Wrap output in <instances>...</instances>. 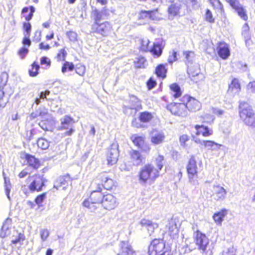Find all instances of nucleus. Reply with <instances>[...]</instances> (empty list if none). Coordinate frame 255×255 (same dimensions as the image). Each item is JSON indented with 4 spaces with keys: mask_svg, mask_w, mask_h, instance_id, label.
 Listing matches in <instances>:
<instances>
[{
    "mask_svg": "<svg viewBox=\"0 0 255 255\" xmlns=\"http://www.w3.org/2000/svg\"><path fill=\"white\" fill-rule=\"evenodd\" d=\"M162 167V160H156L154 163L145 165L139 172V183L144 185L148 182H153L159 176V170Z\"/></svg>",
    "mask_w": 255,
    "mask_h": 255,
    "instance_id": "1",
    "label": "nucleus"
},
{
    "mask_svg": "<svg viewBox=\"0 0 255 255\" xmlns=\"http://www.w3.org/2000/svg\"><path fill=\"white\" fill-rule=\"evenodd\" d=\"M241 119L249 127H255V114L248 103L241 102L239 105Z\"/></svg>",
    "mask_w": 255,
    "mask_h": 255,
    "instance_id": "2",
    "label": "nucleus"
},
{
    "mask_svg": "<svg viewBox=\"0 0 255 255\" xmlns=\"http://www.w3.org/2000/svg\"><path fill=\"white\" fill-rule=\"evenodd\" d=\"M148 255H169L168 249L162 240L154 239L148 247Z\"/></svg>",
    "mask_w": 255,
    "mask_h": 255,
    "instance_id": "3",
    "label": "nucleus"
},
{
    "mask_svg": "<svg viewBox=\"0 0 255 255\" xmlns=\"http://www.w3.org/2000/svg\"><path fill=\"white\" fill-rule=\"evenodd\" d=\"M201 165V160H189L187 166L189 182L193 185L198 183L197 172L200 169Z\"/></svg>",
    "mask_w": 255,
    "mask_h": 255,
    "instance_id": "4",
    "label": "nucleus"
},
{
    "mask_svg": "<svg viewBox=\"0 0 255 255\" xmlns=\"http://www.w3.org/2000/svg\"><path fill=\"white\" fill-rule=\"evenodd\" d=\"M193 238L198 249L203 253L205 252L209 244V240L206 236L199 231H197L194 233Z\"/></svg>",
    "mask_w": 255,
    "mask_h": 255,
    "instance_id": "5",
    "label": "nucleus"
},
{
    "mask_svg": "<svg viewBox=\"0 0 255 255\" xmlns=\"http://www.w3.org/2000/svg\"><path fill=\"white\" fill-rule=\"evenodd\" d=\"M167 109L173 115L179 117H185L187 114L186 106L184 103H171L167 106Z\"/></svg>",
    "mask_w": 255,
    "mask_h": 255,
    "instance_id": "6",
    "label": "nucleus"
},
{
    "mask_svg": "<svg viewBox=\"0 0 255 255\" xmlns=\"http://www.w3.org/2000/svg\"><path fill=\"white\" fill-rule=\"evenodd\" d=\"M61 125L60 129H69L65 132V135H71L74 131L73 119L69 116H65L60 119Z\"/></svg>",
    "mask_w": 255,
    "mask_h": 255,
    "instance_id": "7",
    "label": "nucleus"
},
{
    "mask_svg": "<svg viewBox=\"0 0 255 255\" xmlns=\"http://www.w3.org/2000/svg\"><path fill=\"white\" fill-rule=\"evenodd\" d=\"M29 180L31 183L28 185V188L32 192L40 191L45 185V180L40 175L32 176L30 177Z\"/></svg>",
    "mask_w": 255,
    "mask_h": 255,
    "instance_id": "8",
    "label": "nucleus"
},
{
    "mask_svg": "<svg viewBox=\"0 0 255 255\" xmlns=\"http://www.w3.org/2000/svg\"><path fill=\"white\" fill-rule=\"evenodd\" d=\"M112 28L111 24L107 21L99 24L93 23L92 26V30L93 32L104 36H108L111 33Z\"/></svg>",
    "mask_w": 255,
    "mask_h": 255,
    "instance_id": "9",
    "label": "nucleus"
},
{
    "mask_svg": "<svg viewBox=\"0 0 255 255\" xmlns=\"http://www.w3.org/2000/svg\"><path fill=\"white\" fill-rule=\"evenodd\" d=\"M101 204L103 207L108 210L115 209L118 205L117 198L111 194L104 196Z\"/></svg>",
    "mask_w": 255,
    "mask_h": 255,
    "instance_id": "10",
    "label": "nucleus"
},
{
    "mask_svg": "<svg viewBox=\"0 0 255 255\" xmlns=\"http://www.w3.org/2000/svg\"><path fill=\"white\" fill-rule=\"evenodd\" d=\"M241 89L239 80L237 78H234L231 83L229 84L227 95L230 98H232L239 94Z\"/></svg>",
    "mask_w": 255,
    "mask_h": 255,
    "instance_id": "11",
    "label": "nucleus"
},
{
    "mask_svg": "<svg viewBox=\"0 0 255 255\" xmlns=\"http://www.w3.org/2000/svg\"><path fill=\"white\" fill-rule=\"evenodd\" d=\"M230 6L235 10L241 18L245 21L248 20V16L247 14V10L239 0H235Z\"/></svg>",
    "mask_w": 255,
    "mask_h": 255,
    "instance_id": "12",
    "label": "nucleus"
},
{
    "mask_svg": "<svg viewBox=\"0 0 255 255\" xmlns=\"http://www.w3.org/2000/svg\"><path fill=\"white\" fill-rule=\"evenodd\" d=\"M98 178L101 180L103 186L106 190H112L116 186V182L112 179L109 178L106 173L101 174L98 176Z\"/></svg>",
    "mask_w": 255,
    "mask_h": 255,
    "instance_id": "13",
    "label": "nucleus"
},
{
    "mask_svg": "<svg viewBox=\"0 0 255 255\" xmlns=\"http://www.w3.org/2000/svg\"><path fill=\"white\" fill-rule=\"evenodd\" d=\"M185 98L187 100V102L185 104L186 110L188 109L190 111L195 112L200 110L201 105L199 101L189 96H186Z\"/></svg>",
    "mask_w": 255,
    "mask_h": 255,
    "instance_id": "14",
    "label": "nucleus"
},
{
    "mask_svg": "<svg viewBox=\"0 0 255 255\" xmlns=\"http://www.w3.org/2000/svg\"><path fill=\"white\" fill-rule=\"evenodd\" d=\"M212 196L214 199L217 201L223 200L227 194L226 190L219 185L213 187Z\"/></svg>",
    "mask_w": 255,
    "mask_h": 255,
    "instance_id": "15",
    "label": "nucleus"
},
{
    "mask_svg": "<svg viewBox=\"0 0 255 255\" xmlns=\"http://www.w3.org/2000/svg\"><path fill=\"white\" fill-rule=\"evenodd\" d=\"M119 247L120 251L117 255H131L134 253L131 246L128 242H121Z\"/></svg>",
    "mask_w": 255,
    "mask_h": 255,
    "instance_id": "16",
    "label": "nucleus"
},
{
    "mask_svg": "<svg viewBox=\"0 0 255 255\" xmlns=\"http://www.w3.org/2000/svg\"><path fill=\"white\" fill-rule=\"evenodd\" d=\"M196 130V135H202L204 137H208L213 134V131L212 128L205 125H197L195 126Z\"/></svg>",
    "mask_w": 255,
    "mask_h": 255,
    "instance_id": "17",
    "label": "nucleus"
},
{
    "mask_svg": "<svg viewBox=\"0 0 255 255\" xmlns=\"http://www.w3.org/2000/svg\"><path fill=\"white\" fill-rule=\"evenodd\" d=\"M218 53L223 59H226L230 54L229 45L225 43L220 42L217 47Z\"/></svg>",
    "mask_w": 255,
    "mask_h": 255,
    "instance_id": "18",
    "label": "nucleus"
},
{
    "mask_svg": "<svg viewBox=\"0 0 255 255\" xmlns=\"http://www.w3.org/2000/svg\"><path fill=\"white\" fill-rule=\"evenodd\" d=\"M165 137L163 131L154 130L151 133V141L154 144H159L163 141Z\"/></svg>",
    "mask_w": 255,
    "mask_h": 255,
    "instance_id": "19",
    "label": "nucleus"
},
{
    "mask_svg": "<svg viewBox=\"0 0 255 255\" xmlns=\"http://www.w3.org/2000/svg\"><path fill=\"white\" fill-rule=\"evenodd\" d=\"M153 13H149V11L142 10L138 15V22L137 24L139 25L144 24L147 23L150 19H155L153 17Z\"/></svg>",
    "mask_w": 255,
    "mask_h": 255,
    "instance_id": "20",
    "label": "nucleus"
},
{
    "mask_svg": "<svg viewBox=\"0 0 255 255\" xmlns=\"http://www.w3.org/2000/svg\"><path fill=\"white\" fill-rule=\"evenodd\" d=\"M11 220L7 218L5 220L0 232V237L4 238L10 234Z\"/></svg>",
    "mask_w": 255,
    "mask_h": 255,
    "instance_id": "21",
    "label": "nucleus"
},
{
    "mask_svg": "<svg viewBox=\"0 0 255 255\" xmlns=\"http://www.w3.org/2000/svg\"><path fill=\"white\" fill-rule=\"evenodd\" d=\"M133 143L138 147L142 149L145 151L149 150V147L148 145L144 144V141L143 138L141 136L133 135L131 137Z\"/></svg>",
    "mask_w": 255,
    "mask_h": 255,
    "instance_id": "22",
    "label": "nucleus"
},
{
    "mask_svg": "<svg viewBox=\"0 0 255 255\" xmlns=\"http://www.w3.org/2000/svg\"><path fill=\"white\" fill-rule=\"evenodd\" d=\"M118 147V144L116 143L111 145V147L108 149L107 153V159H118L119 152Z\"/></svg>",
    "mask_w": 255,
    "mask_h": 255,
    "instance_id": "23",
    "label": "nucleus"
},
{
    "mask_svg": "<svg viewBox=\"0 0 255 255\" xmlns=\"http://www.w3.org/2000/svg\"><path fill=\"white\" fill-rule=\"evenodd\" d=\"M166 228H168V232L170 236L173 237L176 236L178 234V229L177 227L175 221L171 219L169 220L168 224L166 225Z\"/></svg>",
    "mask_w": 255,
    "mask_h": 255,
    "instance_id": "24",
    "label": "nucleus"
},
{
    "mask_svg": "<svg viewBox=\"0 0 255 255\" xmlns=\"http://www.w3.org/2000/svg\"><path fill=\"white\" fill-rule=\"evenodd\" d=\"M104 196L101 192V189L99 188V190L93 191L89 199L90 201H92L95 203H101Z\"/></svg>",
    "mask_w": 255,
    "mask_h": 255,
    "instance_id": "25",
    "label": "nucleus"
},
{
    "mask_svg": "<svg viewBox=\"0 0 255 255\" xmlns=\"http://www.w3.org/2000/svg\"><path fill=\"white\" fill-rule=\"evenodd\" d=\"M228 211L226 209H223L221 211L216 213L213 216V219L215 223L221 225L225 217L227 215Z\"/></svg>",
    "mask_w": 255,
    "mask_h": 255,
    "instance_id": "26",
    "label": "nucleus"
},
{
    "mask_svg": "<svg viewBox=\"0 0 255 255\" xmlns=\"http://www.w3.org/2000/svg\"><path fill=\"white\" fill-rule=\"evenodd\" d=\"M171 95L175 98L181 96V91L179 86L176 83H173L170 86Z\"/></svg>",
    "mask_w": 255,
    "mask_h": 255,
    "instance_id": "27",
    "label": "nucleus"
},
{
    "mask_svg": "<svg viewBox=\"0 0 255 255\" xmlns=\"http://www.w3.org/2000/svg\"><path fill=\"white\" fill-rule=\"evenodd\" d=\"M182 5L181 3L178 2H175L171 4L168 8V12L170 14L173 15H177L181 8Z\"/></svg>",
    "mask_w": 255,
    "mask_h": 255,
    "instance_id": "28",
    "label": "nucleus"
},
{
    "mask_svg": "<svg viewBox=\"0 0 255 255\" xmlns=\"http://www.w3.org/2000/svg\"><path fill=\"white\" fill-rule=\"evenodd\" d=\"M129 102L130 104V108L131 109H136L141 106L140 100L134 95L129 96Z\"/></svg>",
    "mask_w": 255,
    "mask_h": 255,
    "instance_id": "29",
    "label": "nucleus"
},
{
    "mask_svg": "<svg viewBox=\"0 0 255 255\" xmlns=\"http://www.w3.org/2000/svg\"><path fill=\"white\" fill-rule=\"evenodd\" d=\"M103 15L104 12L103 11H100L96 8L93 10L92 12V16L95 21L94 23H100V21L103 18Z\"/></svg>",
    "mask_w": 255,
    "mask_h": 255,
    "instance_id": "30",
    "label": "nucleus"
},
{
    "mask_svg": "<svg viewBox=\"0 0 255 255\" xmlns=\"http://www.w3.org/2000/svg\"><path fill=\"white\" fill-rule=\"evenodd\" d=\"M222 145L212 140H205L203 146L208 149L217 150Z\"/></svg>",
    "mask_w": 255,
    "mask_h": 255,
    "instance_id": "31",
    "label": "nucleus"
},
{
    "mask_svg": "<svg viewBox=\"0 0 255 255\" xmlns=\"http://www.w3.org/2000/svg\"><path fill=\"white\" fill-rule=\"evenodd\" d=\"M242 35L244 36L246 44L249 42L251 39L250 33V27L248 23H245L242 27Z\"/></svg>",
    "mask_w": 255,
    "mask_h": 255,
    "instance_id": "32",
    "label": "nucleus"
},
{
    "mask_svg": "<svg viewBox=\"0 0 255 255\" xmlns=\"http://www.w3.org/2000/svg\"><path fill=\"white\" fill-rule=\"evenodd\" d=\"M37 146L42 150L48 149L49 146L50 141L45 138H39L37 141Z\"/></svg>",
    "mask_w": 255,
    "mask_h": 255,
    "instance_id": "33",
    "label": "nucleus"
},
{
    "mask_svg": "<svg viewBox=\"0 0 255 255\" xmlns=\"http://www.w3.org/2000/svg\"><path fill=\"white\" fill-rule=\"evenodd\" d=\"M152 54L156 57L160 56L162 52V48L159 44L154 43L152 48L150 50Z\"/></svg>",
    "mask_w": 255,
    "mask_h": 255,
    "instance_id": "34",
    "label": "nucleus"
},
{
    "mask_svg": "<svg viewBox=\"0 0 255 255\" xmlns=\"http://www.w3.org/2000/svg\"><path fill=\"white\" fill-rule=\"evenodd\" d=\"M189 140V137L187 134H183L180 136L179 142L180 145L185 148L187 150L188 152H190V151L189 146H188L187 143H186Z\"/></svg>",
    "mask_w": 255,
    "mask_h": 255,
    "instance_id": "35",
    "label": "nucleus"
},
{
    "mask_svg": "<svg viewBox=\"0 0 255 255\" xmlns=\"http://www.w3.org/2000/svg\"><path fill=\"white\" fill-rule=\"evenodd\" d=\"M28 10L29 9L27 7H24L22 10V13L23 14V16L25 17V19L27 21H29L32 18L33 16V13L35 10L34 7L32 6H30V12L29 13L26 14V13L28 12Z\"/></svg>",
    "mask_w": 255,
    "mask_h": 255,
    "instance_id": "36",
    "label": "nucleus"
},
{
    "mask_svg": "<svg viewBox=\"0 0 255 255\" xmlns=\"http://www.w3.org/2000/svg\"><path fill=\"white\" fill-rule=\"evenodd\" d=\"M152 119V116L151 114L149 112H144L140 114L139 120L142 122H148L150 121Z\"/></svg>",
    "mask_w": 255,
    "mask_h": 255,
    "instance_id": "37",
    "label": "nucleus"
},
{
    "mask_svg": "<svg viewBox=\"0 0 255 255\" xmlns=\"http://www.w3.org/2000/svg\"><path fill=\"white\" fill-rule=\"evenodd\" d=\"M201 121L203 123L211 124L215 120V117L210 114H206L201 117Z\"/></svg>",
    "mask_w": 255,
    "mask_h": 255,
    "instance_id": "38",
    "label": "nucleus"
},
{
    "mask_svg": "<svg viewBox=\"0 0 255 255\" xmlns=\"http://www.w3.org/2000/svg\"><path fill=\"white\" fill-rule=\"evenodd\" d=\"M97 203H95L92 201H90L89 199L85 200L83 203V206L89 209L92 212H94L97 209L96 204Z\"/></svg>",
    "mask_w": 255,
    "mask_h": 255,
    "instance_id": "39",
    "label": "nucleus"
},
{
    "mask_svg": "<svg viewBox=\"0 0 255 255\" xmlns=\"http://www.w3.org/2000/svg\"><path fill=\"white\" fill-rule=\"evenodd\" d=\"M140 44V49L143 51H147L148 50V44L149 41L147 38H142L139 39Z\"/></svg>",
    "mask_w": 255,
    "mask_h": 255,
    "instance_id": "40",
    "label": "nucleus"
},
{
    "mask_svg": "<svg viewBox=\"0 0 255 255\" xmlns=\"http://www.w3.org/2000/svg\"><path fill=\"white\" fill-rule=\"evenodd\" d=\"M155 73L158 77H165L166 70L164 65L162 64L158 65L156 68Z\"/></svg>",
    "mask_w": 255,
    "mask_h": 255,
    "instance_id": "41",
    "label": "nucleus"
},
{
    "mask_svg": "<svg viewBox=\"0 0 255 255\" xmlns=\"http://www.w3.org/2000/svg\"><path fill=\"white\" fill-rule=\"evenodd\" d=\"M74 69V64L72 63L66 61L63 64L61 71L63 73H65L67 71V69L69 71H72Z\"/></svg>",
    "mask_w": 255,
    "mask_h": 255,
    "instance_id": "42",
    "label": "nucleus"
},
{
    "mask_svg": "<svg viewBox=\"0 0 255 255\" xmlns=\"http://www.w3.org/2000/svg\"><path fill=\"white\" fill-rule=\"evenodd\" d=\"M183 55L185 56L186 62L192 61L195 56L194 52L192 51H185L183 52Z\"/></svg>",
    "mask_w": 255,
    "mask_h": 255,
    "instance_id": "43",
    "label": "nucleus"
},
{
    "mask_svg": "<svg viewBox=\"0 0 255 255\" xmlns=\"http://www.w3.org/2000/svg\"><path fill=\"white\" fill-rule=\"evenodd\" d=\"M39 69V66L38 64L34 62L32 64V68L30 70H29V75L30 76L34 77L36 76L38 72V71Z\"/></svg>",
    "mask_w": 255,
    "mask_h": 255,
    "instance_id": "44",
    "label": "nucleus"
},
{
    "mask_svg": "<svg viewBox=\"0 0 255 255\" xmlns=\"http://www.w3.org/2000/svg\"><path fill=\"white\" fill-rule=\"evenodd\" d=\"M66 177H59L54 185V188L58 190L61 186L65 185L66 182Z\"/></svg>",
    "mask_w": 255,
    "mask_h": 255,
    "instance_id": "45",
    "label": "nucleus"
},
{
    "mask_svg": "<svg viewBox=\"0 0 255 255\" xmlns=\"http://www.w3.org/2000/svg\"><path fill=\"white\" fill-rule=\"evenodd\" d=\"M4 188H5V192L6 195L8 199L9 200H10V197L9 196V193L11 190V186L10 183L9 181H8L6 180L5 178H4Z\"/></svg>",
    "mask_w": 255,
    "mask_h": 255,
    "instance_id": "46",
    "label": "nucleus"
},
{
    "mask_svg": "<svg viewBox=\"0 0 255 255\" xmlns=\"http://www.w3.org/2000/svg\"><path fill=\"white\" fill-rule=\"evenodd\" d=\"M27 163L33 169H38L40 165L39 160H26Z\"/></svg>",
    "mask_w": 255,
    "mask_h": 255,
    "instance_id": "47",
    "label": "nucleus"
},
{
    "mask_svg": "<svg viewBox=\"0 0 255 255\" xmlns=\"http://www.w3.org/2000/svg\"><path fill=\"white\" fill-rule=\"evenodd\" d=\"M40 235L42 242H45L49 235V231L47 229H41L40 231Z\"/></svg>",
    "mask_w": 255,
    "mask_h": 255,
    "instance_id": "48",
    "label": "nucleus"
},
{
    "mask_svg": "<svg viewBox=\"0 0 255 255\" xmlns=\"http://www.w3.org/2000/svg\"><path fill=\"white\" fill-rule=\"evenodd\" d=\"M153 223L151 221L146 219H142L139 224L141 225V227L145 228L146 229L150 226V225Z\"/></svg>",
    "mask_w": 255,
    "mask_h": 255,
    "instance_id": "49",
    "label": "nucleus"
},
{
    "mask_svg": "<svg viewBox=\"0 0 255 255\" xmlns=\"http://www.w3.org/2000/svg\"><path fill=\"white\" fill-rule=\"evenodd\" d=\"M23 29L25 33H24V36H30L31 26L29 22H24L23 23Z\"/></svg>",
    "mask_w": 255,
    "mask_h": 255,
    "instance_id": "50",
    "label": "nucleus"
},
{
    "mask_svg": "<svg viewBox=\"0 0 255 255\" xmlns=\"http://www.w3.org/2000/svg\"><path fill=\"white\" fill-rule=\"evenodd\" d=\"M176 60L177 52L176 51L173 50L172 52H170V54L168 58V61L169 63L172 64L173 62L176 61Z\"/></svg>",
    "mask_w": 255,
    "mask_h": 255,
    "instance_id": "51",
    "label": "nucleus"
},
{
    "mask_svg": "<svg viewBox=\"0 0 255 255\" xmlns=\"http://www.w3.org/2000/svg\"><path fill=\"white\" fill-rule=\"evenodd\" d=\"M66 54V52L64 49H61L57 55V60L59 61H64Z\"/></svg>",
    "mask_w": 255,
    "mask_h": 255,
    "instance_id": "52",
    "label": "nucleus"
},
{
    "mask_svg": "<svg viewBox=\"0 0 255 255\" xmlns=\"http://www.w3.org/2000/svg\"><path fill=\"white\" fill-rule=\"evenodd\" d=\"M205 19L206 21L210 22H214L215 19L213 17V15L211 11L209 9H207L205 14Z\"/></svg>",
    "mask_w": 255,
    "mask_h": 255,
    "instance_id": "53",
    "label": "nucleus"
},
{
    "mask_svg": "<svg viewBox=\"0 0 255 255\" xmlns=\"http://www.w3.org/2000/svg\"><path fill=\"white\" fill-rule=\"evenodd\" d=\"M46 198V193L38 195L35 199V202L37 205L40 206Z\"/></svg>",
    "mask_w": 255,
    "mask_h": 255,
    "instance_id": "54",
    "label": "nucleus"
},
{
    "mask_svg": "<svg viewBox=\"0 0 255 255\" xmlns=\"http://www.w3.org/2000/svg\"><path fill=\"white\" fill-rule=\"evenodd\" d=\"M146 60L143 57L138 58L137 61L135 62V66L137 68L144 67Z\"/></svg>",
    "mask_w": 255,
    "mask_h": 255,
    "instance_id": "55",
    "label": "nucleus"
},
{
    "mask_svg": "<svg viewBox=\"0 0 255 255\" xmlns=\"http://www.w3.org/2000/svg\"><path fill=\"white\" fill-rule=\"evenodd\" d=\"M20 157L21 159H37L33 156L30 155L25 152H22L20 154Z\"/></svg>",
    "mask_w": 255,
    "mask_h": 255,
    "instance_id": "56",
    "label": "nucleus"
},
{
    "mask_svg": "<svg viewBox=\"0 0 255 255\" xmlns=\"http://www.w3.org/2000/svg\"><path fill=\"white\" fill-rule=\"evenodd\" d=\"M67 35L72 41H75L77 40V34L75 32L69 31L67 32Z\"/></svg>",
    "mask_w": 255,
    "mask_h": 255,
    "instance_id": "57",
    "label": "nucleus"
},
{
    "mask_svg": "<svg viewBox=\"0 0 255 255\" xmlns=\"http://www.w3.org/2000/svg\"><path fill=\"white\" fill-rule=\"evenodd\" d=\"M158 224L156 223L153 222L150 226L147 228V230L149 234V235H151L152 233H153L154 231V230L155 229L158 228Z\"/></svg>",
    "mask_w": 255,
    "mask_h": 255,
    "instance_id": "58",
    "label": "nucleus"
},
{
    "mask_svg": "<svg viewBox=\"0 0 255 255\" xmlns=\"http://www.w3.org/2000/svg\"><path fill=\"white\" fill-rule=\"evenodd\" d=\"M223 255H236V251L234 248L231 247L226 251H224Z\"/></svg>",
    "mask_w": 255,
    "mask_h": 255,
    "instance_id": "59",
    "label": "nucleus"
},
{
    "mask_svg": "<svg viewBox=\"0 0 255 255\" xmlns=\"http://www.w3.org/2000/svg\"><path fill=\"white\" fill-rule=\"evenodd\" d=\"M28 49L25 47H22L18 52L19 56L21 58H24L28 53Z\"/></svg>",
    "mask_w": 255,
    "mask_h": 255,
    "instance_id": "60",
    "label": "nucleus"
},
{
    "mask_svg": "<svg viewBox=\"0 0 255 255\" xmlns=\"http://www.w3.org/2000/svg\"><path fill=\"white\" fill-rule=\"evenodd\" d=\"M51 63L50 60L47 57L43 56L40 59L41 65H46L47 66H50Z\"/></svg>",
    "mask_w": 255,
    "mask_h": 255,
    "instance_id": "61",
    "label": "nucleus"
},
{
    "mask_svg": "<svg viewBox=\"0 0 255 255\" xmlns=\"http://www.w3.org/2000/svg\"><path fill=\"white\" fill-rule=\"evenodd\" d=\"M156 85V83L155 81H154L152 78H150L147 82V86L149 90H151L152 88H153Z\"/></svg>",
    "mask_w": 255,
    "mask_h": 255,
    "instance_id": "62",
    "label": "nucleus"
},
{
    "mask_svg": "<svg viewBox=\"0 0 255 255\" xmlns=\"http://www.w3.org/2000/svg\"><path fill=\"white\" fill-rule=\"evenodd\" d=\"M130 155L132 159H140V153L137 151L131 150Z\"/></svg>",
    "mask_w": 255,
    "mask_h": 255,
    "instance_id": "63",
    "label": "nucleus"
},
{
    "mask_svg": "<svg viewBox=\"0 0 255 255\" xmlns=\"http://www.w3.org/2000/svg\"><path fill=\"white\" fill-rule=\"evenodd\" d=\"M210 3L214 7H221L222 6L219 0H208Z\"/></svg>",
    "mask_w": 255,
    "mask_h": 255,
    "instance_id": "64",
    "label": "nucleus"
}]
</instances>
